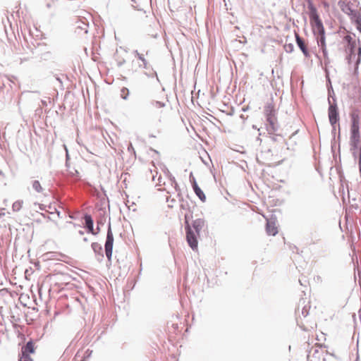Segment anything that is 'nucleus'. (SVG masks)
Instances as JSON below:
<instances>
[{
  "mask_svg": "<svg viewBox=\"0 0 361 361\" xmlns=\"http://www.w3.org/2000/svg\"><path fill=\"white\" fill-rule=\"evenodd\" d=\"M128 150L130 152V150L133 151V152H135V150L133 147V145L132 144H130V145L128 147Z\"/></svg>",
  "mask_w": 361,
  "mask_h": 361,
  "instance_id": "c9c22d12",
  "label": "nucleus"
},
{
  "mask_svg": "<svg viewBox=\"0 0 361 361\" xmlns=\"http://www.w3.org/2000/svg\"><path fill=\"white\" fill-rule=\"evenodd\" d=\"M32 189L38 193H40L43 191V188L42 187L39 180H32Z\"/></svg>",
  "mask_w": 361,
  "mask_h": 361,
  "instance_id": "5701e85b",
  "label": "nucleus"
},
{
  "mask_svg": "<svg viewBox=\"0 0 361 361\" xmlns=\"http://www.w3.org/2000/svg\"><path fill=\"white\" fill-rule=\"evenodd\" d=\"M83 241H84V242H87V241H88L87 238H83Z\"/></svg>",
  "mask_w": 361,
  "mask_h": 361,
  "instance_id": "37998d69",
  "label": "nucleus"
},
{
  "mask_svg": "<svg viewBox=\"0 0 361 361\" xmlns=\"http://www.w3.org/2000/svg\"><path fill=\"white\" fill-rule=\"evenodd\" d=\"M283 48L286 52L288 54H290L294 51V45L293 43L285 44Z\"/></svg>",
  "mask_w": 361,
  "mask_h": 361,
  "instance_id": "a878e982",
  "label": "nucleus"
},
{
  "mask_svg": "<svg viewBox=\"0 0 361 361\" xmlns=\"http://www.w3.org/2000/svg\"><path fill=\"white\" fill-rule=\"evenodd\" d=\"M35 353V345L32 340L28 341L21 348V356L30 357V354Z\"/></svg>",
  "mask_w": 361,
  "mask_h": 361,
  "instance_id": "9b49d317",
  "label": "nucleus"
},
{
  "mask_svg": "<svg viewBox=\"0 0 361 361\" xmlns=\"http://www.w3.org/2000/svg\"><path fill=\"white\" fill-rule=\"evenodd\" d=\"M83 219L85 221L84 228L87 230V232L94 235H97L100 232V228H96V230H94V221L92 216L86 213L84 214Z\"/></svg>",
  "mask_w": 361,
  "mask_h": 361,
  "instance_id": "39448f33",
  "label": "nucleus"
},
{
  "mask_svg": "<svg viewBox=\"0 0 361 361\" xmlns=\"http://www.w3.org/2000/svg\"><path fill=\"white\" fill-rule=\"evenodd\" d=\"M76 29L82 31L85 34L88 32L89 23L85 21L79 20L77 23Z\"/></svg>",
  "mask_w": 361,
  "mask_h": 361,
  "instance_id": "aec40b11",
  "label": "nucleus"
},
{
  "mask_svg": "<svg viewBox=\"0 0 361 361\" xmlns=\"http://www.w3.org/2000/svg\"><path fill=\"white\" fill-rule=\"evenodd\" d=\"M153 151H154L155 153L159 154V152H158V151H157V150H155V149H153Z\"/></svg>",
  "mask_w": 361,
  "mask_h": 361,
  "instance_id": "de8ad7c7",
  "label": "nucleus"
},
{
  "mask_svg": "<svg viewBox=\"0 0 361 361\" xmlns=\"http://www.w3.org/2000/svg\"><path fill=\"white\" fill-rule=\"evenodd\" d=\"M156 77L157 80L159 81V78H158V75H157V73L156 71H154L153 73V75H152V77Z\"/></svg>",
  "mask_w": 361,
  "mask_h": 361,
  "instance_id": "58836bf2",
  "label": "nucleus"
},
{
  "mask_svg": "<svg viewBox=\"0 0 361 361\" xmlns=\"http://www.w3.org/2000/svg\"><path fill=\"white\" fill-rule=\"evenodd\" d=\"M51 56L52 54L50 51L45 52L42 55V58H43L44 59H50L51 58Z\"/></svg>",
  "mask_w": 361,
  "mask_h": 361,
  "instance_id": "c756f323",
  "label": "nucleus"
},
{
  "mask_svg": "<svg viewBox=\"0 0 361 361\" xmlns=\"http://www.w3.org/2000/svg\"><path fill=\"white\" fill-rule=\"evenodd\" d=\"M310 302L307 301V299L302 298L300 300L298 307V310L299 311L301 307V314L304 317H306L309 314L310 311Z\"/></svg>",
  "mask_w": 361,
  "mask_h": 361,
  "instance_id": "f8f14e48",
  "label": "nucleus"
},
{
  "mask_svg": "<svg viewBox=\"0 0 361 361\" xmlns=\"http://www.w3.org/2000/svg\"><path fill=\"white\" fill-rule=\"evenodd\" d=\"M91 247L96 255L97 259L99 262H102L104 258L102 245L98 243H92Z\"/></svg>",
  "mask_w": 361,
  "mask_h": 361,
  "instance_id": "f3484780",
  "label": "nucleus"
},
{
  "mask_svg": "<svg viewBox=\"0 0 361 361\" xmlns=\"http://www.w3.org/2000/svg\"><path fill=\"white\" fill-rule=\"evenodd\" d=\"M191 227L192 229L193 228L195 231L194 233L196 234V236L200 235V233L201 230L205 226V221L203 219L199 218L194 221H192Z\"/></svg>",
  "mask_w": 361,
  "mask_h": 361,
  "instance_id": "6e6552de",
  "label": "nucleus"
},
{
  "mask_svg": "<svg viewBox=\"0 0 361 361\" xmlns=\"http://www.w3.org/2000/svg\"><path fill=\"white\" fill-rule=\"evenodd\" d=\"M345 41L347 42L348 44L350 43H353L355 39H353L350 35H346L345 37Z\"/></svg>",
  "mask_w": 361,
  "mask_h": 361,
  "instance_id": "7c9ffc66",
  "label": "nucleus"
},
{
  "mask_svg": "<svg viewBox=\"0 0 361 361\" xmlns=\"http://www.w3.org/2000/svg\"><path fill=\"white\" fill-rule=\"evenodd\" d=\"M332 126V134H334V135H335V134H336V125H334V126Z\"/></svg>",
  "mask_w": 361,
  "mask_h": 361,
  "instance_id": "f704fd0d",
  "label": "nucleus"
},
{
  "mask_svg": "<svg viewBox=\"0 0 361 361\" xmlns=\"http://www.w3.org/2000/svg\"><path fill=\"white\" fill-rule=\"evenodd\" d=\"M192 189L195 195L199 197V199L203 202H205L206 195H204L202 189L198 186L195 179H194V183H192Z\"/></svg>",
  "mask_w": 361,
  "mask_h": 361,
  "instance_id": "6ab92c4d",
  "label": "nucleus"
},
{
  "mask_svg": "<svg viewBox=\"0 0 361 361\" xmlns=\"http://www.w3.org/2000/svg\"><path fill=\"white\" fill-rule=\"evenodd\" d=\"M257 141H259L260 142L262 141L259 136L257 137Z\"/></svg>",
  "mask_w": 361,
  "mask_h": 361,
  "instance_id": "c03bdc74",
  "label": "nucleus"
},
{
  "mask_svg": "<svg viewBox=\"0 0 361 361\" xmlns=\"http://www.w3.org/2000/svg\"><path fill=\"white\" fill-rule=\"evenodd\" d=\"M78 233H79V235H84L85 233H84V231L82 230H80L78 231Z\"/></svg>",
  "mask_w": 361,
  "mask_h": 361,
  "instance_id": "ea45409f",
  "label": "nucleus"
},
{
  "mask_svg": "<svg viewBox=\"0 0 361 361\" xmlns=\"http://www.w3.org/2000/svg\"><path fill=\"white\" fill-rule=\"evenodd\" d=\"M355 361H359V357H358L356 358Z\"/></svg>",
  "mask_w": 361,
  "mask_h": 361,
  "instance_id": "3c124183",
  "label": "nucleus"
},
{
  "mask_svg": "<svg viewBox=\"0 0 361 361\" xmlns=\"http://www.w3.org/2000/svg\"><path fill=\"white\" fill-rule=\"evenodd\" d=\"M192 218V214H185L184 216V224H185V230L186 233V240L190 246V247L192 250H195L197 249L198 241L197 240L196 234L194 233L192 229L191 225L190 224V220Z\"/></svg>",
  "mask_w": 361,
  "mask_h": 361,
  "instance_id": "f03ea898",
  "label": "nucleus"
},
{
  "mask_svg": "<svg viewBox=\"0 0 361 361\" xmlns=\"http://www.w3.org/2000/svg\"><path fill=\"white\" fill-rule=\"evenodd\" d=\"M329 106L328 109V115L329 123L331 126L336 125V123L339 121V113L337 106V104L336 99L334 98V102L333 104L331 103L330 99H329Z\"/></svg>",
  "mask_w": 361,
  "mask_h": 361,
  "instance_id": "20e7f679",
  "label": "nucleus"
},
{
  "mask_svg": "<svg viewBox=\"0 0 361 361\" xmlns=\"http://www.w3.org/2000/svg\"><path fill=\"white\" fill-rule=\"evenodd\" d=\"M19 361H33V360L30 357L21 356L19 359Z\"/></svg>",
  "mask_w": 361,
  "mask_h": 361,
  "instance_id": "473e14b6",
  "label": "nucleus"
},
{
  "mask_svg": "<svg viewBox=\"0 0 361 361\" xmlns=\"http://www.w3.org/2000/svg\"><path fill=\"white\" fill-rule=\"evenodd\" d=\"M360 140V133H350V145L353 149L358 148Z\"/></svg>",
  "mask_w": 361,
  "mask_h": 361,
  "instance_id": "dca6fc26",
  "label": "nucleus"
},
{
  "mask_svg": "<svg viewBox=\"0 0 361 361\" xmlns=\"http://www.w3.org/2000/svg\"><path fill=\"white\" fill-rule=\"evenodd\" d=\"M132 53L142 63L138 65V67L140 68L147 69L149 66V63L147 60L145 59V55L143 54L140 53L137 50H133Z\"/></svg>",
  "mask_w": 361,
  "mask_h": 361,
  "instance_id": "2eb2a0df",
  "label": "nucleus"
},
{
  "mask_svg": "<svg viewBox=\"0 0 361 361\" xmlns=\"http://www.w3.org/2000/svg\"><path fill=\"white\" fill-rule=\"evenodd\" d=\"M56 78L61 84L62 83L61 80L59 77H56Z\"/></svg>",
  "mask_w": 361,
  "mask_h": 361,
  "instance_id": "79ce46f5",
  "label": "nucleus"
},
{
  "mask_svg": "<svg viewBox=\"0 0 361 361\" xmlns=\"http://www.w3.org/2000/svg\"><path fill=\"white\" fill-rule=\"evenodd\" d=\"M277 135H274L273 137H271L272 140H274V141H276V136H277Z\"/></svg>",
  "mask_w": 361,
  "mask_h": 361,
  "instance_id": "a19ab883",
  "label": "nucleus"
},
{
  "mask_svg": "<svg viewBox=\"0 0 361 361\" xmlns=\"http://www.w3.org/2000/svg\"><path fill=\"white\" fill-rule=\"evenodd\" d=\"M180 208H181V209H183V210H189L190 211V206H189V204L188 202H183L180 204Z\"/></svg>",
  "mask_w": 361,
  "mask_h": 361,
  "instance_id": "c85d7f7f",
  "label": "nucleus"
},
{
  "mask_svg": "<svg viewBox=\"0 0 361 361\" xmlns=\"http://www.w3.org/2000/svg\"><path fill=\"white\" fill-rule=\"evenodd\" d=\"M266 120L276 118V110L272 102L267 103L264 109Z\"/></svg>",
  "mask_w": 361,
  "mask_h": 361,
  "instance_id": "ddd939ff",
  "label": "nucleus"
},
{
  "mask_svg": "<svg viewBox=\"0 0 361 361\" xmlns=\"http://www.w3.org/2000/svg\"><path fill=\"white\" fill-rule=\"evenodd\" d=\"M359 170L361 176V147H360V157H359Z\"/></svg>",
  "mask_w": 361,
  "mask_h": 361,
  "instance_id": "72a5a7b5",
  "label": "nucleus"
},
{
  "mask_svg": "<svg viewBox=\"0 0 361 361\" xmlns=\"http://www.w3.org/2000/svg\"><path fill=\"white\" fill-rule=\"evenodd\" d=\"M114 240V235L111 230V224L109 223L106 233V242L104 245L106 256L109 262H111Z\"/></svg>",
  "mask_w": 361,
  "mask_h": 361,
  "instance_id": "7ed1b4c3",
  "label": "nucleus"
},
{
  "mask_svg": "<svg viewBox=\"0 0 361 361\" xmlns=\"http://www.w3.org/2000/svg\"><path fill=\"white\" fill-rule=\"evenodd\" d=\"M161 177H159V183L161 182Z\"/></svg>",
  "mask_w": 361,
  "mask_h": 361,
  "instance_id": "09e8293b",
  "label": "nucleus"
},
{
  "mask_svg": "<svg viewBox=\"0 0 361 361\" xmlns=\"http://www.w3.org/2000/svg\"><path fill=\"white\" fill-rule=\"evenodd\" d=\"M317 280H319L320 279V276H317Z\"/></svg>",
  "mask_w": 361,
  "mask_h": 361,
  "instance_id": "8fccbe9b",
  "label": "nucleus"
},
{
  "mask_svg": "<svg viewBox=\"0 0 361 361\" xmlns=\"http://www.w3.org/2000/svg\"><path fill=\"white\" fill-rule=\"evenodd\" d=\"M266 121L267 122V130L269 134H274L279 130V124L277 121L276 117L267 119Z\"/></svg>",
  "mask_w": 361,
  "mask_h": 361,
  "instance_id": "1a4fd4ad",
  "label": "nucleus"
},
{
  "mask_svg": "<svg viewBox=\"0 0 361 361\" xmlns=\"http://www.w3.org/2000/svg\"><path fill=\"white\" fill-rule=\"evenodd\" d=\"M149 51H146V55H148Z\"/></svg>",
  "mask_w": 361,
  "mask_h": 361,
  "instance_id": "864d4df0",
  "label": "nucleus"
},
{
  "mask_svg": "<svg viewBox=\"0 0 361 361\" xmlns=\"http://www.w3.org/2000/svg\"><path fill=\"white\" fill-rule=\"evenodd\" d=\"M355 57V54L348 53V56H346V60L348 63V65H350L353 58Z\"/></svg>",
  "mask_w": 361,
  "mask_h": 361,
  "instance_id": "cd10ccee",
  "label": "nucleus"
},
{
  "mask_svg": "<svg viewBox=\"0 0 361 361\" xmlns=\"http://www.w3.org/2000/svg\"><path fill=\"white\" fill-rule=\"evenodd\" d=\"M101 224L100 222L97 221V228H99V224Z\"/></svg>",
  "mask_w": 361,
  "mask_h": 361,
  "instance_id": "49530a36",
  "label": "nucleus"
},
{
  "mask_svg": "<svg viewBox=\"0 0 361 361\" xmlns=\"http://www.w3.org/2000/svg\"><path fill=\"white\" fill-rule=\"evenodd\" d=\"M351 126L350 133H360V116L358 114L352 113L350 114Z\"/></svg>",
  "mask_w": 361,
  "mask_h": 361,
  "instance_id": "0eeeda50",
  "label": "nucleus"
},
{
  "mask_svg": "<svg viewBox=\"0 0 361 361\" xmlns=\"http://www.w3.org/2000/svg\"><path fill=\"white\" fill-rule=\"evenodd\" d=\"M348 53L355 54V49L356 47V42L354 41L353 43H350L348 44Z\"/></svg>",
  "mask_w": 361,
  "mask_h": 361,
  "instance_id": "bb28decb",
  "label": "nucleus"
},
{
  "mask_svg": "<svg viewBox=\"0 0 361 361\" xmlns=\"http://www.w3.org/2000/svg\"><path fill=\"white\" fill-rule=\"evenodd\" d=\"M121 98L124 100H127L130 94L129 90L124 87L121 89Z\"/></svg>",
  "mask_w": 361,
  "mask_h": 361,
  "instance_id": "393cba45",
  "label": "nucleus"
},
{
  "mask_svg": "<svg viewBox=\"0 0 361 361\" xmlns=\"http://www.w3.org/2000/svg\"><path fill=\"white\" fill-rule=\"evenodd\" d=\"M357 55H358V57L355 61V70H354V74L355 75H358V67H359V64L360 63V61H361V46L358 47L357 49Z\"/></svg>",
  "mask_w": 361,
  "mask_h": 361,
  "instance_id": "4be33fe9",
  "label": "nucleus"
},
{
  "mask_svg": "<svg viewBox=\"0 0 361 361\" xmlns=\"http://www.w3.org/2000/svg\"><path fill=\"white\" fill-rule=\"evenodd\" d=\"M92 351H90L89 350H87L85 352L86 357H89L91 355Z\"/></svg>",
  "mask_w": 361,
  "mask_h": 361,
  "instance_id": "e433bc0d",
  "label": "nucleus"
},
{
  "mask_svg": "<svg viewBox=\"0 0 361 361\" xmlns=\"http://www.w3.org/2000/svg\"><path fill=\"white\" fill-rule=\"evenodd\" d=\"M309 18L312 25V32L316 37L317 45L320 47L324 58V64L327 66L330 63L328 51L326 44L325 29L323 23L320 19L317 8L314 6L311 0L308 1Z\"/></svg>",
  "mask_w": 361,
  "mask_h": 361,
  "instance_id": "f257e3e1",
  "label": "nucleus"
},
{
  "mask_svg": "<svg viewBox=\"0 0 361 361\" xmlns=\"http://www.w3.org/2000/svg\"><path fill=\"white\" fill-rule=\"evenodd\" d=\"M149 106L151 108L161 109L166 106V104L161 101L152 100L149 103Z\"/></svg>",
  "mask_w": 361,
  "mask_h": 361,
  "instance_id": "412c9836",
  "label": "nucleus"
},
{
  "mask_svg": "<svg viewBox=\"0 0 361 361\" xmlns=\"http://www.w3.org/2000/svg\"><path fill=\"white\" fill-rule=\"evenodd\" d=\"M324 71H325V72H326V75H328V73H328V70H327V68H326L324 69Z\"/></svg>",
  "mask_w": 361,
  "mask_h": 361,
  "instance_id": "a18cd8bd",
  "label": "nucleus"
},
{
  "mask_svg": "<svg viewBox=\"0 0 361 361\" xmlns=\"http://www.w3.org/2000/svg\"><path fill=\"white\" fill-rule=\"evenodd\" d=\"M295 37L297 46L302 52L303 55L305 58H309L310 56V53L307 48V46L305 42V40L298 34L295 32Z\"/></svg>",
  "mask_w": 361,
  "mask_h": 361,
  "instance_id": "423d86ee",
  "label": "nucleus"
},
{
  "mask_svg": "<svg viewBox=\"0 0 361 361\" xmlns=\"http://www.w3.org/2000/svg\"><path fill=\"white\" fill-rule=\"evenodd\" d=\"M23 204V201L22 200H17L15 202L13 203L12 205V209L13 212H19L22 207V205Z\"/></svg>",
  "mask_w": 361,
  "mask_h": 361,
  "instance_id": "b1692460",
  "label": "nucleus"
},
{
  "mask_svg": "<svg viewBox=\"0 0 361 361\" xmlns=\"http://www.w3.org/2000/svg\"><path fill=\"white\" fill-rule=\"evenodd\" d=\"M266 232L269 235H276L278 233L277 227L275 226L274 221L267 220Z\"/></svg>",
  "mask_w": 361,
  "mask_h": 361,
  "instance_id": "a211bd4d",
  "label": "nucleus"
},
{
  "mask_svg": "<svg viewBox=\"0 0 361 361\" xmlns=\"http://www.w3.org/2000/svg\"><path fill=\"white\" fill-rule=\"evenodd\" d=\"M338 4L341 11L348 16L352 14V12H353L354 11V9L351 6L352 4L350 1H347L345 0H340Z\"/></svg>",
  "mask_w": 361,
  "mask_h": 361,
  "instance_id": "4468645a",
  "label": "nucleus"
},
{
  "mask_svg": "<svg viewBox=\"0 0 361 361\" xmlns=\"http://www.w3.org/2000/svg\"><path fill=\"white\" fill-rule=\"evenodd\" d=\"M81 361H86L85 357H84Z\"/></svg>",
  "mask_w": 361,
  "mask_h": 361,
  "instance_id": "603ef678",
  "label": "nucleus"
},
{
  "mask_svg": "<svg viewBox=\"0 0 361 361\" xmlns=\"http://www.w3.org/2000/svg\"><path fill=\"white\" fill-rule=\"evenodd\" d=\"M194 179H195V177L192 176V173H191L190 175V180L192 183H194Z\"/></svg>",
  "mask_w": 361,
  "mask_h": 361,
  "instance_id": "4c0bfd02",
  "label": "nucleus"
},
{
  "mask_svg": "<svg viewBox=\"0 0 361 361\" xmlns=\"http://www.w3.org/2000/svg\"><path fill=\"white\" fill-rule=\"evenodd\" d=\"M350 17V19L353 23H355L356 25L357 30L361 32V14L357 11L354 9L353 12H352V14H350L348 16Z\"/></svg>",
  "mask_w": 361,
  "mask_h": 361,
  "instance_id": "9d476101",
  "label": "nucleus"
},
{
  "mask_svg": "<svg viewBox=\"0 0 361 361\" xmlns=\"http://www.w3.org/2000/svg\"><path fill=\"white\" fill-rule=\"evenodd\" d=\"M116 63L118 67H121L126 63V60L124 59H117Z\"/></svg>",
  "mask_w": 361,
  "mask_h": 361,
  "instance_id": "2f4dec72",
  "label": "nucleus"
}]
</instances>
